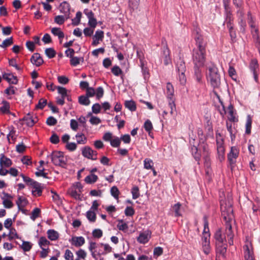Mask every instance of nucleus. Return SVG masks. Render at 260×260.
<instances>
[{"label":"nucleus","instance_id":"obj_1","mask_svg":"<svg viewBox=\"0 0 260 260\" xmlns=\"http://www.w3.org/2000/svg\"><path fill=\"white\" fill-rule=\"evenodd\" d=\"M221 214L225 221V230L223 232L221 229L218 230L214 235L216 243L218 245H225L226 240L230 245L233 244L234 234L232 231L231 222L234 218L233 209L232 202L229 201L227 204L225 201H220ZM222 250L225 251L226 247L224 246Z\"/></svg>","mask_w":260,"mask_h":260},{"label":"nucleus","instance_id":"obj_2","mask_svg":"<svg viewBox=\"0 0 260 260\" xmlns=\"http://www.w3.org/2000/svg\"><path fill=\"white\" fill-rule=\"evenodd\" d=\"M197 48L194 50L193 59L195 66L202 67L205 61V43L204 42L203 36L197 34L195 37Z\"/></svg>","mask_w":260,"mask_h":260},{"label":"nucleus","instance_id":"obj_3","mask_svg":"<svg viewBox=\"0 0 260 260\" xmlns=\"http://www.w3.org/2000/svg\"><path fill=\"white\" fill-rule=\"evenodd\" d=\"M206 78L213 88H217L220 84V77L218 69L212 63L208 64L206 72Z\"/></svg>","mask_w":260,"mask_h":260},{"label":"nucleus","instance_id":"obj_4","mask_svg":"<svg viewBox=\"0 0 260 260\" xmlns=\"http://www.w3.org/2000/svg\"><path fill=\"white\" fill-rule=\"evenodd\" d=\"M192 154L193 155L196 160L199 161L201 155L204 157H207L208 155V146L206 143L204 142V140L201 139L198 147L193 146L191 148Z\"/></svg>","mask_w":260,"mask_h":260},{"label":"nucleus","instance_id":"obj_5","mask_svg":"<svg viewBox=\"0 0 260 260\" xmlns=\"http://www.w3.org/2000/svg\"><path fill=\"white\" fill-rule=\"evenodd\" d=\"M221 107L219 108L218 110L222 117H224L225 115H227L228 121L232 122L238 121V119L236 116V112L232 105L230 104L226 109L223 103L221 102Z\"/></svg>","mask_w":260,"mask_h":260},{"label":"nucleus","instance_id":"obj_6","mask_svg":"<svg viewBox=\"0 0 260 260\" xmlns=\"http://www.w3.org/2000/svg\"><path fill=\"white\" fill-rule=\"evenodd\" d=\"M48 157L50 158L53 164L56 166L64 167L66 165L67 158L61 152L54 151L48 156Z\"/></svg>","mask_w":260,"mask_h":260},{"label":"nucleus","instance_id":"obj_7","mask_svg":"<svg viewBox=\"0 0 260 260\" xmlns=\"http://www.w3.org/2000/svg\"><path fill=\"white\" fill-rule=\"evenodd\" d=\"M243 249L245 260H255L253 246L248 237L246 238Z\"/></svg>","mask_w":260,"mask_h":260},{"label":"nucleus","instance_id":"obj_8","mask_svg":"<svg viewBox=\"0 0 260 260\" xmlns=\"http://www.w3.org/2000/svg\"><path fill=\"white\" fill-rule=\"evenodd\" d=\"M99 248H98L95 253V258H96L98 256H101L102 255H106L107 254L112 252V248L108 244L100 243Z\"/></svg>","mask_w":260,"mask_h":260},{"label":"nucleus","instance_id":"obj_9","mask_svg":"<svg viewBox=\"0 0 260 260\" xmlns=\"http://www.w3.org/2000/svg\"><path fill=\"white\" fill-rule=\"evenodd\" d=\"M82 154L85 157L92 160L97 159V152L93 150L89 146H85L82 149Z\"/></svg>","mask_w":260,"mask_h":260},{"label":"nucleus","instance_id":"obj_10","mask_svg":"<svg viewBox=\"0 0 260 260\" xmlns=\"http://www.w3.org/2000/svg\"><path fill=\"white\" fill-rule=\"evenodd\" d=\"M239 154V150L236 146H233L231 148L230 152L228 154V158L231 165H234Z\"/></svg>","mask_w":260,"mask_h":260},{"label":"nucleus","instance_id":"obj_11","mask_svg":"<svg viewBox=\"0 0 260 260\" xmlns=\"http://www.w3.org/2000/svg\"><path fill=\"white\" fill-rule=\"evenodd\" d=\"M3 201V205L5 208L11 209L14 206L12 202L13 197L5 192H3V196L1 197Z\"/></svg>","mask_w":260,"mask_h":260},{"label":"nucleus","instance_id":"obj_12","mask_svg":"<svg viewBox=\"0 0 260 260\" xmlns=\"http://www.w3.org/2000/svg\"><path fill=\"white\" fill-rule=\"evenodd\" d=\"M248 21L250 27L251 28V33L253 35V37L255 38H258V29L255 24V22L252 17V16L250 13H248Z\"/></svg>","mask_w":260,"mask_h":260},{"label":"nucleus","instance_id":"obj_13","mask_svg":"<svg viewBox=\"0 0 260 260\" xmlns=\"http://www.w3.org/2000/svg\"><path fill=\"white\" fill-rule=\"evenodd\" d=\"M151 233L148 230L141 232L137 238L138 242L141 244L147 243L151 237Z\"/></svg>","mask_w":260,"mask_h":260},{"label":"nucleus","instance_id":"obj_14","mask_svg":"<svg viewBox=\"0 0 260 260\" xmlns=\"http://www.w3.org/2000/svg\"><path fill=\"white\" fill-rule=\"evenodd\" d=\"M249 68L253 73L254 80L257 82L258 81L257 71L258 70V64L256 59H253L251 60Z\"/></svg>","mask_w":260,"mask_h":260},{"label":"nucleus","instance_id":"obj_15","mask_svg":"<svg viewBox=\"0 0 260 260\" xmlns=\"http://www.w3.org/2000/svg\"><path fill=\"white\" fill-rule=\"evenodd\" d=\"M71 245L76 247H81L85 244V240L82 236H74L70 240Z\"/></svg>","mask_w":260,"mask_h":260},{"label":"nucleus","instance_id":"obj_16","mask_svg":"<svg viewBox=\"0 0 260 260\" xmlns=\"http://www.w3.org/2000/svg\"><path fill=\"white\" fill-rule=\"evenodd\" d=\"M31 186L32 187L31 192L34 196L39 197L42 195L43 187L41 183L35 182L32 183Z\"/></svg>","mask_w":260,"mask_h":260},{"label":"nucleus","instance_id":"obj_17","mask_svg":"<svg viewBox=\"0 0 260 260\" xmlns=\"http://www.w3.org/2000/svg\"><path fill=\"white\" fill-rule=\"evenodd\" d=\"M104 37V31L101 30H97L94 35L93 36V41L92 45L93 46H97L100 41H102Z\"/></svg>","mask_w":260,"mask_h":260},{"label":"nucleus","instance_id":"obj_18","mask_svg":"<svg viewBox=\"0 0 260 260\" xmlns=\"http://www.w3.org/2000/svg\"><path fill=\"white\" fill-rule=\"evenodd\" d=\"M206 236H208V235ZM202 245L204 253L206 255L209 254L211 250L210 239H208L207 237L202 238Z\"/></svg>","mask_w":260,"mask_h":260},{"label":"nucleus","instance_id":"obj_19","mask_svg":"<svg viewBox=\"0 0 260 260\" xmlns=\"http://www.w3.org/2000/svg\"><path fill=\"white\" fill-rule=\"evenodd\" d=\"M3 78L10 84H16L18 82L16 76L11 73H5L3 74Z\"/></svg>","mask_w":260,"mask_h":260},{"label":"nucleus","instance_id":"obj_20","mask_svg":"<svg viewBox=\"0 0 260 260\" xmlns=\"http://www.w3.org/2000/svg\"><path fill=\"white\" fill-rule=\"evenodd\" d=\"M163 54L162 58L164 59V63L168 65L171 62V59L170 56V50L167 47H165L163 49Z\"/></svg>","mask_w":260,"mask_h":260},{"label":"nucleus","instance_id":"obj_21","mask_svg":"<svg viewBox=\"0 0 260 260\" xmlns=\"http://www.w3.org/2000/svg\"><path fill=\"white\" fill-rule=\"evenodd\" d=\"M48 238L51 241L57 240L59 237V233L53 229L48 230L47 231Z\"/></svg>","mask_w":260,"mask_h":260},{"label":"nucleus","instance_id":"obj_22","mask_svg":"<svg viewBox=\"0 0 260 260\" xmlns=\"http://www.w3.org/2000/svg\"><path fill=\"white\" fill-rule=\"evenodd\" d=\"M99 243L90 241L89 242L88 249L91 253V255L93 258H95V253L98 248H99Z\"/></svg>","mask_w":260,"mask_h":260},{"label":"nucleus","instance_id":"obj_23","mask_svg":"<svg viewBox=\"0 0 260 260\" xmlns=\"http://www.w3.org/2000/svg\"><path fill=\"white\" fill-rule=\"evenodd\" d=\"M31 62L36 66H40L43 62V60L41 57L40 55L38 53H35L31 56Z\"/></svg>","mask_w":260,"mask_h":260},{"label":"nucleus","instance_id":"obj_24","mask_svg":"<svg viewBox=\"0 0 260 260\" xmlns=\"http://www.w3.org/2000/svg\"><path fill=\"white\" fill-rule=\"evenodd\" d=\"M24 120L25 121V123L27 126L31 127L37 122L38 120L36 116H32L30 115H27L24 117Z\"/></svg>","mask_w":260,"mask_h":260},{"label":"nucleus","instance_id":"obj_25","mask_svg":"<svg viewBox=\"0 0 260 260\" xmlns=\"http://www.w3.org/2000/svg\"><path fill=\"white\" fill-rule=\"evenodd\" d=\"M11 160L5 156L4 155H2L0 158V166L2 167H9L12 165Z\"/></svg>","mask_w":260,"mask_h":260},{"label":"nucleus","instance_id":"obj_26","mask_svg":"<svg viewBox=\"0 0 260 260\" xmlns=\"http://www.w3.org/2000/svg\"><path fill=\"white\" fill-rule=\"evenodd\" d=\"M217 144V153L219 156V158L221 160L224 158V143H216Z\"/></svg>","mask_w":260,"mask_h":260},{"label":"nucleus","instance_id":"obj_27","mask_svg":"<svg viewBox=\"0 0 260 260\" xmlns=\"http://www.w3.org/2000/svg\"><path fill=\"white\" fill-rule=\"evenodd\" d=\"M52 34L55 36H57L59 39L60 43H62L63 38H64V34L59 28L53 27L51 29Z\"/></svg>","mask_w":260,"mask_h":260},{"label":"nucleus","instance_id":"obj_28","mask_svg":"<svg viewBox=\"0 0 260 260\" xmlns=\"http://www.w3.org/2000/svg\"><path fill=\"white\" fill-rule=\"evenodd\" d=\"M70 5L66 2H63L60 4V11L64 14V15L70 16Z\"/></svg>","mask_w":260,"mask_h":260},{"label":"nucleus","instance_id":"obj_29","mask_svg":"<svg viewBox=\"0 0 260 260\" xmlns=\"http://www.w3.org/2000/svg\"><path fill=\"white\" fill-rule=\"evenodd\" d=\"M39 245L41 248H48L50 242L45 237H41L38 242Z\"/></svg>","mask_w":260,"mask_h":260},{"label":"nucleus","instance_id":"obj_30","mask_svg":"<svg viewBox=\"0 0 260 260\" xmlns=\"http://www.w3.org/2000/svg\"><path fill=\"white\" fill-rule=\"evenodd\" d=\"M2 106L0 108V111L3 114H9L10 113L9 103L6 101H4L2 102Z\"/></svg>","mask_w":260,"mask_h":260},{"label":"nucleus","instance_id":"obj_31","mask_svg":"<svg viewBox=\"0 0 260 260\" xmlns=\"http://www.w3.org/2000/svg\"><path fill=\"white\" fill-rule=\"evenodd\" d=\"M166 93L168 99H173L174 95V88L173 85L170 83H168L166 86Z\"/></svg>","mask_w":260,"mask_h":260},{"label":"nucleus","instance_id":"obj_32","mask_svg":"<svg viewBox=\"0 0 260 260\" xmlns=\"http://www.w3.org/2000/svg\"><path fill=\"white\" fill-rule=\"evenodd\" d=\"M75 138L78 144H85L87 142V138L83 134H77L75 136Z\"/></svg>","mask_w":260,"mask_h":260},{"label":"nucleus","instance_id":"obj_33","mask_svg":"<svg viewBox=\"0 0 260 260\" xmlns=\"http://www.w3.org/2000/svg\"><path fill=\"white\" fill-rule=\"evenodd\" d=\"M9 143H13L16 139V131L12 127L9 128V133L7 135Z\"/></svg>","mask_w":260,"mask_h":260},{"label":"nucleus","instance_id":"obj_34","mask_svg":"<svg viewBox=\"0 0 260 260\" xmlns=\"http://www.w3.org/2000/svg\"><path fill=\"white\" fill-rule=\"evenodd\" d=\"M124 106L126 108L132 112L136 110V104L134 101H126L124 103Z\"/></svg>","mask_w":260,"mask_h":260},{"label":"nucleus","instance_id":"obj_35","mask_svg":"<svg viewBox=\"0 0 260 260\" xmlns=\"http://www.w3.org/2000/svg\"><path fill=\"white\" fill-rule=\"evenodd\" d=\"M98 179V177L96 175L91 174L85 177L84 181L87 184H92L95 182Z\"/></svg>","mask_w":260,"mask_h":260},{"label":"nucleus","instance_id":"obj_36","mask_svg":"<svg viewBox=\"0 0 260 260\" xmlns=\"http://www.w3.org/2000/svg\"><path fill=\"white\" fill-rule=\"evenodd\" d=\"M200 67H194V76L197 82L201 83L202 81L203 75L202 71L199 69Z\"/></svg>","mask_w":260,"mask_h":260},{"label":"nucleus","instance_id":"obj_37","mask_svg":"<svg viewBox=\"0 0 260 260\" xmlns=\"http://www.w3.org/2000/svg\"><path fill=\"white\" fill-rule=\"evenodd\" d=\"M27 199L22 196H19L16 202V204L19 208L24 207L27 204Z\"/></svg>","mask_w":260,"mask_h":260},{"label":"nucleus","instance_id":"obj_38","mask_svg":"<svg viewBox=\"0 0 260 260\" xmlns=\"http://www.w3.org/2000/svg\"><path fill=\"white\" fill-rule=\"evenodd\" d=\"M70 17L68 15H58L55 17L54 21L58 24H62L64 23V21Z\"/></svg>","mask_w":260,"mask_h":260},{"label":"nucleus","instance_id":"obj_39","mask_svg":"<svg viewBox=\"0 0 260 260\" xmlns=\"http://www.w3.org/2000/svg\"><path fill=\"white\" fill-rule=\"evenodd\" d=\"M251 124H252V118L251 116L248 115L247 116L246 122V131L245 133L247 134H250L251 133Z\"/></svg>","mask_w":260,"mask_h":260},{"label":"nucleus","instance_id":"obj_40","mask_svg":"<svg viewBox=\"0 0 260 260\" xmlns=\"http://www.w3.org/2000/svg\"><path fill=\"white\" fill-rule=\"evenodd\" d=\"M8 236L10 240L19 238V236L17 234L16 230L14 228L9 229V233Z\"/></svg>","mask_w":260,"mask_h":260},{"label":"nucleus","instance_id":"obj_41","mask_svg":"<svg viewBox=\"0 0 260 260\" xmlns=\"http://www.w3.org/2000/svg\"><path fill=\"white\" fill-rule=\"evenodd\" d=\"M181 206V204L179 203H178L174 205L172 207V209L175 213V216L176 217L181 216L182 215L180 211Z\"/></svg>","mask_w":260,"mask_h":260},{"label":"nucleus","instance_id":"obj_42","mask_svg":"<svg viewBox=\"0 0 260 260\" xmlns=\"http://www.w3.org/2000/svg\"><path fill=\"white\" fill-rule=\"evenodd\" d=\"M79 103L81 105L88 106L90 104V100L87 95H81L79 97Z\"/></svg>","mask_w":260,"mask_h":260},{"label":"nucleus","instance_id":"obj_43","mask_svg":"<svg viewBox=\"0 0 260 260\" xmlns=\"http://www.w3.org/2000/svg\"><path fill=\"white\" fill-rule=\"evenodd\" d=\"M56 89L58 93L61 95V97L66 98V96H68V90L66 88L58 86Z\"/></svg>","mask_w":260,"mask_h":260},{"label":"nucleus","instance_id":"obj_44","mask_svg":"<svg viewBox=\"0 0 260 260\" xmlns=\"http://www.w3.org/2000/svg\"><path fill=\"white\" fill-rule=\"evenodd\" d=\"M32 244L28 241H22L21 245V248L24 251H29L32 248Z\"/></svg>","mask_w":260,"mask_h":260},{"label":"nucleus","instance_id":"obj_45","mask_svg":"<svg viewBox=\"0 0 260 260\" xmlns=\"http://www.w3.org/2000/svg\"><path fill=\"white\" fill-rule=\"evenodd\" d=\"M86 217L90 222H94L96 220L95 212L89 210L86 212Z\"/></svg>","mask_w":260,"mask_h":260},{"label":"nucleus","instance_id":"obj_46","mask_svg":"<svg viewBox=\"0 0 260 260\" xmlns=\"http://www.w3.org/2000/svg\"><path fill=\"white\" fill-rule=\"evenodd\" d=\"M120 144V138L116 136H114L110 142V145L113 147H118Z\"/></svg>","mask_w":260,"mask_h":260},{"label":"nucleus","instance_id":"obj_47","mask_svg":"<svg viewBox=\"0 0 260 260\" xmlns=\"http://www.w3.org/2000/svg\"><path fill=\"white\" fill-rule=\"evenodd\" d=\"M153 162L150 158H145L144 160V167L147 170L153 169Z\"/></svg>","mask_w":260,"mask_h":260},{"label":"nucleus","instance_id":"obj_48","mask_svg":"<svg viewBox=\"0 0 260 260\" xmlns=\"http://www.w3.org/2000/svg\"><path fill=\"white\" fill-rule=\"evenodd\" d=\"M13 43V39L12 37H10L5 40L0 46L2 48H6L7 47L11 45Z\"/></svg>","mask_w":260,"mask_h":260},{"label":"nucleus","instance_id":"obj_49","mask_svg":"<svg viewBox=\"0 0 260 260\" xmlns=\"http://www.w3.org/2000/svg\"><path fill=\"white\" fill-rule=\"evenodd\" d=\"M81 16V12L80 11L77 12L75 18L72 19V24L74 25H78L80 22Z\"/></svg>","mask_w":260,"mask_h":260},{"label":"nucleus","instance_id":"obj_50","mask_svg":"<svg viewBox=\"0 0 260 260\" xmlns=\"http://www.w3.org/2000/svg\"><path fill=\"white\" fill-rule=\"evenodd\" d=\"M69 193L70 195L76 200H80L81 197L80 193L74 188H71L69 190Z\"/></svg>","mask_w":260,"mask_h":260},{"label":"nucleus","instance_id":"obj_51","mask_svg":"<svg viewBox=\"0 0 260 260\" xmlns=\"http://www.w3.org/2000/svg\"><path fill=\"white\" fill-rule=\"evenodd\" d=\"M131 192L133 199H136L140 196L139 189L137 186H135L132 188Z\"/></svg>","mask_w":260,"mask_h":260},{"label":"nucleus","instance_id":"obj_52","mask_svg":"<svg viewBox=\"0 0 260 260\" xmlns=\"http://www.w3.org/2000/svg\"><path fill=\"white\" fill-rule=\"evenodd\" d=\"M90 115V118L89 122L93 125H97L101 122V120L98 117L91 115V114H89L88 116Z\"/></svg>","mask_w":260,"mask_h":260},{"label":"nucleus","instance_id":"obj_53","mask_svg":"<svg viewBox=\"0 0 260 260\" xmlns=\"http://www.w3.org/2000/svg\"><path fill=\"white\" fill-rule=\"evenodd\" d=\"M232 122L227 121L226 122V128L231 135V139H232V140H233L235 138V136L233 134V125H232Z\"/></svg>","mask_w":260,"mask_h":260},{"label":"nucleus","instance_id":"obj_54","mask_svg":"<svg viewBox=\"0 0 260 260\" xmlns=\"http://www.w3.org/2000/svg\"><path fill=\"white\" fill-rule=\"evenodd\" d=\"M227 26L229 30V32L232 39H235L236 37L235 31L233 29V26L230 21L227 23Z\"/></svg>","mask_w":260,"mask_h":260},{"label":"nucleus","instance_id":"obj_55","mask_svg":"<svg viewBox=\"0 0 260 260\" xmlns=\"http://www.w3.org/2000/svg\"><path fill=\"white\" fill-rule=\"evenodd\" d=\"M64 258L66 260H74V254L69 249L65 250Z\"/></svg>","mask_w":260,"mask_h":260},{"label":"nucleus","instance_id":"obj_56","mask_svg":"<svg viewBox=\"0 0 260 260\" xmlns=\"http://www.w3.org/2000/svg\"><path fill=\"white\" fill-rule=\"evenodd\" d=\"M76 254L77 256V258H79V260L80 259H85L87 255L86 252L82 249H80L77 251H76Z\"/></svg>","mask_w":260,"mask_h":260},{"label":"nucleus","instance_id":"obj_57","mask_svg":"<svg viewBox=\"0 0 260 260\" xmlns=\"http://www.w3.org/2000/svg\"><path fill=\"white\" fill-rule=\"evenodd\" d=\"M117 228L120 231L125 232L128 229V226L127 224L123 222L122 220H120L117 224Z\"/></svg>","mask_w":260,"mask_h":260},{"label":"nucleus","instance_id":"obj_58","mask_svg":"<svg viewBox=\"0 0 260 260\" xmlns=\"http://www.w3.org/2000/svg\"><path fill=\"white\" fill-rule=\"evenodd\" d=\"M144 127L146 131L148 133H150V131L153 128L152 124L151 121L149 119H147L144 124Z\"/></svg>","mask_w":260,"mask_h":260},{"label":"nucleus","instance_id":"obj_59","mask_svg":"<svg viewBox=\"0 0 260 260\" xmlns=\"http://www.w3.org/2000/svg\"><path fill=\"white\" fill-rule=\"evenodd\" d=\"M40 212L41 211L40 209L38 208H35L31 212L30 218L32 220H35L37 217L39 216Z\"/></svg>","mask_w":260,"mask_h":260},{"label":"nucleus","instance_id":"obj_60","mask_svg":"<svg viewBox=\"0 0 260 260\" xmlns=\"http://www.w3.org/2000/svg\"><path fill=\"white\" fill-rule=\"evenodd\" d=\"M111 72L116 76H118L122 73V70L117 66H114L111 69Z\"/></svg>","mask_w":260,"mask_h":260},{"label":"nucleus","instance_id":"obj_61","mask_svg":"<svg viewBox=\"0 0 260 260\" xmlns=\"http://www.w3.org/2000/svg\"><path fill=\"white\" fill-rule=\"evenodd\" d=\"M45 53L49 58L54 57L56 54L55 50L51 48L46 49L45 50Z\"/></svg>","mask_w":260,"mask_h":260},{"label":"nucleus","instance_id":"obj_62","mask_svg":"<svg viewBox=\"0 0 260 260\" xmlns=\"http://www.w3.org/2000/svg\"><path fill=\"white\" fill-rule=\"evenodd\" d=\"M111 193L115 199H118L119 191L116 186H113L111 188Z\"/></svg>","mask_w":260,"mask_h":260},{"label":"nucleus","instance_id":"obj_63","mask_svg":"<svg viewBox=\"0 0 260 260\" xmlns=\"http://www.w3.org/2000/svg\"><path fill=\"white\" fill-rule=\"evenodd\" d=\"M176 66L178 73L185 71V63L183 61L180 60L177 63Z\"/></svg>","mask_w":260,"mask_h":260},{"label":"nucleus","instance_id":"obj_64","mask_svg":"<svg viewBox=\"0 0 260 260\" xmlns=\"http://www.w3.org/2000/svg\"><path fill=\"white\" fill-rule=\"evenodd\" d=\"M92 236L94 238L99 239L103 236V232L100 229H95L92 231Z\"/></svg>","mask_w":260,"mask_h":260}]
</instances>
